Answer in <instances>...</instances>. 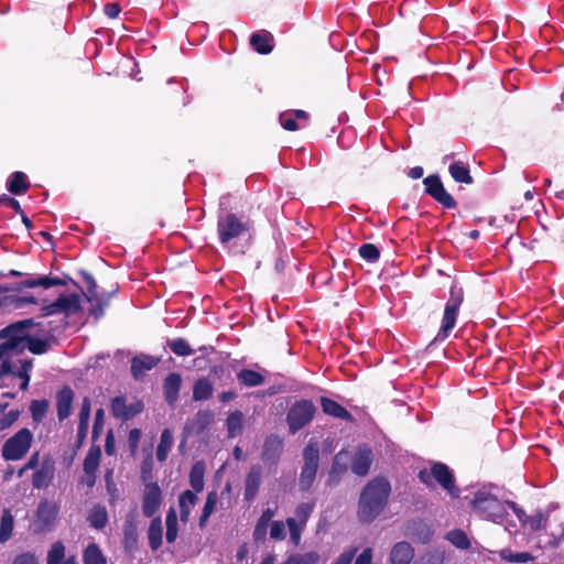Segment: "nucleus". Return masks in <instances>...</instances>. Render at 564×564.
Segmentation results:
<instances>
[{"mask_svg": "<svg viewBox=\"0 0 564 564\" xmlns=\"http://www.w3.org/2000/svg\"><path fill=\"white\" fill-rule=\"evenodd\" d=\"M0 378L14 376L22 380L21 390L30 383L33 359H17L25 350V334L22 324H11L0 330Z\"/></svg>", "mask_w": 564, "mask_h": 564, "instance_id": "obj_1", "label": "nucleus"}, {"mask_svg": "<svg viewBox=\"0 0 564 564\" xmlns=\"http://www.w3.org/2000/svg\"><path fill=\"white\" fill-rule=\"evenodd\" d=\"M391 494V485L384 477H376L367 482L358 500L357 518L362 523L376 520L386 509Z\"/></svg>", "mask_w": 564, "mask_h": 564, "instance_id": "obj_2", "label": "nucleus"}, {"mask_svg": "<svg viewBox=\"0 0 564 564\" xmlns=\"http://www.w3.org/2000/svg\"><path fill=\"white\" fill-rule=\"evenodd\" d=\"M304 465L299 477V488L307 491L313 486L319 465V447L316 442H310L303 451Z\"/></svg>", "mask_w": 564, "mask_h": 564, "instance_id": "obj_3", "label": "nucleus"}, {"mask_svg": "<svg viewBox=\"0 0 564 564\" xmlns=\"http://www.w3.org/2000/svg\"><path fill=\"white\" fill-rule=\"evenodd\" d=\"M32 437L30 430H20L12 437L6 441L2 447V456L7 460L21 459L28 453Z\"/></svg>", "mask_w": 564, "mask_h": 564, "instance_id": "obj_4", "label": "nucleus"}, {"mask_svg": "<svg viewBox=\"0 0 564 564\" xmlns=\"http://www.w3.org/2000/svg\"><path fill=\"white\" fill-rule=\"evenodd\" d=\"M419 478L422 482L430 485L431 479L434 478L451 496L457 497L458 489L455 486V480L449 468L442 463H435L431 471L421 470Z\"/></svg>", "mask_w": 564, "mask_h": 564, "instance_id": "obj_5", "label": "nucleus"}, {"mask_svg": "<svg viewBox=\"0 0 564 564\" xmlns=\"http://www.w3.org/2000/svg\"><path fill=\"white\" fill-rule=\"evenodd\" d=\"M315 412V405L307 400H302L292 405L286 415L290 432L295 434L297 431L303 429L312 421Z\"/></svg>", "mask_w": 564, "mask_h": 564, "instance_id": "obj_6", "label": "nucleus"}, {"mask_svg": "<svg viewBox=\"0 0 564 564\" xmlns=\"http://www.w3.org/2000/svg\"><path fill=\"white\" fill-rule=\"evenodd\" d=\"M463 290L456 285H453L451 289V297L444 310L443 324L437 336L435 337V340L446 338L449 330L455 326L457 312L463 302Z\"/></svg>", "mask_w": 564, "mask_h": 564, "instance_id": "obj_7", "label": "nucleus"}, {"mask_svg": "<svg viewBox=\"0 0 564 564\" xmlns=\"http://www.w3.org/2000/svg\"><path fill=\"white\" fill-rule=\"evenodd\" d=\"M471 505L489 520L499 521L503 518L505 508L502 503L486 491H478Z\"/></svg>", "mask_w": 564, "mask_h": 564, "instance_id": "obj_8", "label": "nucleus"}, {"mask_svg": "<svg viewBox=\"0 0 564 564\" xmlns=\"http://www.w3.org/2000/svg\"><path fill=\"white\" fill-rule=\"evenodd\" d=\"M79 297L76 294L61 295L56 301L41 307L42 316L64 313L66 315L78 312Z\"/></svg>", "mask_w": 564, "mask_h": 564, "instance_id": "obj_9", "label": "nucleus"}, {"mask_svg": "<svg viewBox=\"0 0 564 564\" xmlns=\"http://www.w3.org/2000/svg\"><path fill=\"white\" fill-rule=\"evenodd\" d=\"M246 230L242 224L234 214H228L218 221V234L221 243L227 245L239 237Z\"/></svg>", "mask_w": 564, "mask_h": 564, "instance_id": "obj_10", "label": "nucleus"}, {"mask_svg": "<svg viewBox=\"0 0 564 564\" xmlns=\"http://www.w3.org/2000/svg\"><path fill=\"white\" fill-rule=\"evenodd\" d=\"M426 193L433 196L438 203L447 208H453L456 205L455 199L448 194L437 175H430L424 180Z\"/></svg>", "mask_w": 564, "mask_h": 564, "instance_id": "obj_11", "label": "nucleus"}, {"mask_svg": "<svg viewBox=\"0 0 564 564\" xmlns=\"http://www.w3.org/2000/svg\"><path fill=\"white\" fill-rule=\"evenodd\" d=\"M162 502L161 489L156 482H149L145 485L142 511L148 518L152 517L160 508Z\"/></svg>", "mask_w": 564, "mask_h": 564, "instance_id": "obj_12", "label": "nucleus"}, {"mask_svg": "<svg viewBox=\"0 0 564 564\" xmlns=\"http://www.w3.org/2000/svg\"><path fill=\"white\" fill-rule=\"evenodd\" d=\"M142 411L143 403L141 401H135L127 405L124 398L117 397L111 402V413L117 419L127 421Z\"/></svg>", "mask_w": 564, "mask_h": 564, "instance_id": "obj_13", "label": "nucleus"}, {"mask_svg": "<svg viewBox=\"0 0 564 564\" xmlns=\"http://www.w3.org/2000/svg\"><path fill=\"white\" fill-rule=\"evenodd\" d=\"M283 453V441L276 435L264 440L261 458L265 464L275 465Z\"/></svg>", "mask_w": 564, "mask_h": 564, "instance_id": "obj_14", "label": "nucleus"}, {"mask_svg": "<svg viewBox=\"0 0 564 564\" xmlns=\"http://www.w3.org/2000/svg\"><path fill=\"white\" fill-rule=\"evenodd\" d=\"M15 324H22V328H23V333L25 334V341H26L25 349H29L31 352L36 354V355L45 354L48 350V348H50L48 340L35 338L30 335V332H29L30 328L33 325H35L33 319L28 318V319L17 322Z\"/></svg>", "mask_w": 564, "mask_h": 564, "instance_id": "obj_15", "label": "nucleus"}, {"mask_svg": "<svg viewBox=\"0 0 564 564\" xmlns=\"http://www.w3.org/2000/svg\"><path fill=\"white\" fill-rule=\"evenodd\" d=\"M213 417L214 415L210 411H198L185 423L184 435L189 436L202 433L212 423Z\"/></svg>", "mask_w": 564, "mask_h": 564, "instance_id": "obj_16", "label": "nucleus"}, {"mask_svg": "<svg viewBox=\"0 0 564 564\" xmlns=\"http://www.w3.org/2000/svg\"><path fill=\"white\" fill-rule=\"evenodd\" d=\"M262 478V468L260 465H252L245 480L243 497L247 501H252L260 488Z\"/></svg>", "mask_w": 564, "mask_h": 564, "instance_id": "obj_17", "label": "nucleus"}, {"mask_svg": "<svg viewBox=\"0 0 564 564\" xmlns=\"http://www.w3.org/2000/svg\"><path fill=\"white\" fill-rule=\"evenodd\" d=\"M55 464L51 458L43 460L40 469L33 474L32 485L34 488H46L54 478Z\"/></svg>", "mask_w": 564, "mask_h": 564, "instance_id": "obj_18", "label": "nucleus"}, {"mask_svg": "<svg viewBox=\"0 0 564 564\" xmlns=\"http://www.w3.org/2000/svg\"><path fill=\"white\" fill-rule=\"evenodd\" d=\"M347 458L348 454L344 451H340L336 454L332 467L328 471L327 485L333 487L336 486L341 476L347 470Z\"/></svg>", "mask_w": 564, "mask_h": 564, "instance_id": "obj_19", "label": "nucleus"}, {"mask_svg": "<svg viewBox=\"0 0 564 564\" xmlns=\"http://www.w3.org/2000/svg\"><path fill=\"white\" fill-rule=\"evenodd\" d=\"M372 464V452L367 447H360L355 454L351 470L358 476H366Z\"/></svg>", "mask_w": 564, "mask_h": 564, "instance_id": "obj_20", "label": "nucleus"}, {"mask_svg": "<svg viewBox=\"0 0 564 564\" xmlns=\"http://www.w3.org/2000/svg\"><path fill=\"white\" fill-rule=\"evenodd\" d=\"M74 392L69 387H64L56 395L57 416L59 421L65 420L72 413Z\"/></svg>", "mask_w": 564, "mask_h": 564, "instance_id": "obj_21", "label": "nucleus"}, {"mask_svg": "<svg viewBox=\"0 0 564 564\" xmlns=\"http://www.w3.org/2000/svg\"><path fill=\"white\" fill-rule=\"evenodd\" d=\"M124 546L128 550L135 547L138 543V520L134 512L126 516L123 523Z\"/></svg>", "mask_w": 564, "mask_h": 564, "instance_id": "obj_22", "label": "nucleus"}, {"mask_svg": "<svg viewBox=\"0 0 564 564\" xmlns=\"http://www.w3.org/2000/svg\"><path fill=\"white\" fill-rule=\"evenodd\" d=\"M414 556V550L408 542L397 543L390 552L391 564H410Z\"/></svg>", "mask_w": 564, "mask_h": 564, "instance_id": "obj_23", "label": "nucleus"}, {"mask_svg": "<svg viewBox=\"0 0 564 564\" xmlns=\"http://www.w3.org/2000/svg\"><path fill=\"white\" fill-rule=\"evenodd\" d=\"M58 506L52 501H41L37 507L36 517L43 527H51L57 517Z\"/></svg>", "mask_w": 564, "mask_h": 564, "instance_id": "obj_24", "label": "nucleus"}, {"mask_svg": "<svg viewBox=\"0 0 564 564\" xmlns=\"http://www.w3.org/2000/svg\"><path fill=\"white\" fill-rule=\"evenodd\" d=\"M159 362L158 358L152 356L142 355L139 357H134L131 360V373L133 378L140 379L144 376V373L155 367Z\"/></svg>", "mask_w": 564, "mask_h": 564, "instance_id": "obj_25", "label": "nucleus"}, {"mask_svg": "<svg viewBox=\"0 0 564 564\" xmlns=\"http://www.w3.org/2000/svg\"><path fill=\"white\" fill-rule=\"evenodd\" d=\"M273 35L270 32L262 31L253 33L250 37V44L260 54H269L273 50Z\"/></svg>", "mask_w": 564, "mask_h": 564, "instance_id": "obj_26", "label": "nucleus"}, {"mask_svg": "<svg viewBox=\"0 0 564 564\" xmlns=\"http://www.w3.org/2000/svg\"><path fill=\"white\" fill-rule=\"evenodd\" d=\"M181 376L177 373H170L164 381V395L169 404H174L178 397L181 388Z\"/></svg>", "mask_w": 564, "mask_h": 564, "instance_id": "obj_27", "label": "nucleus"}, {"mask_svg": "<svg viewBox=\"0 0 564 564\" xmlns=\"http://www.w3.org/2000/svg\"><path fill=\"white\" fill-rule=\"evenodd\" d=\"M198 498L191 491L185 490L178 498L181 521L186 522L189 518L192 508L196 505Z\"/></svg>", "mask_w": 564, "mask_h": 564, "instance_id": "obj_28", "label": "nucleus"}, {"mask_svg": "<svg viewBox=\"0 0 564 564\" xmlns=\"http://www.w3.org/2000/svg\"><path fill=\"white\" fill-rule=\"evenodd\" d=\"M321 404H322L323 411L326 414H329V415H333L335 417L343 419V420L351 419L350 413L345 408H343L340 404L335 402L334 400H330L328 398H322Z\"/></svg>", "mask_w": 564, "mask_h": 564, "instance_id": "obj_29", "label": "nucleus"}, {"mask_svg": "<svg viewBox=\"0 0 564 564\" xmlns=\"http://www.w3.org/2000/svg\"><path fill=\"white\" fill-rule=\"evenodd\" d=\"M101 458V449L99 446H93L89 448L83 464V470L85 474H90L98 470Z\"/></svg>", "mask_w": 564, "mask_h": 564, "instance_id": "obj_30", "label": "nucleus"}, {"mask_svg": "<svg viewBox=\"0 0 564 564\" xmlns=\"http://www.w3.org/2000/svg\"><path fill=\"white\" fill-rule=\"evenodd\" d=\"M173 434L169 429L163 430L160 438V443L156 447V458L160 462H164L173 446Z\"/></svg>", "mask_w": 564, "mask_h": 564, "instance_id": "obj_31", "label": "nucleus"}, {"mask_svg": "<svg viewBox=\"0 0 564 564\" xmlns=\"http://www.w3.org/2000/svg\"><path fill=\"white\" fill-rule=\"evenodd\" d=\"M30 187L26 175L22 172H14L10 176L8 189L14 195H21Z\"/></svg>", "mask_w": 564, "mask_h": 564, "instance_id": "obj_32", "label": "nucleus"}, {"mask_svg": "<svg viewBox=\"0 0 564 564\" xmlns=\"http://www.w3.org/2000/svg\"><path fill=\"white\" fill-rule=\"evenodd\" d=\"M162 522L160 518H155L151 521L149 527V544L150 547L155 551L162 544Z\"/></svg>", "mask_w": 564, "mask_h": 564, "instance_id": "obj_33", "label": "nucleus"}, {"mask_svg": "<svg viewBox=\"0 0 564 564\" xmlns=\"http://www.w3.org/2000/svg\"><path fill=\"white\" fill-rule=\"evenodd\" d=\"M213 384L206 378L196 381L193 389V398L196 401L207 400L212 397Z\"/></svg>", "mask_w": 564, "mask_h": 564, "instance_id": "obj_34", "label": "nucleus"}, {"mask_svg": "<svg viewBox=\"0 0 564 564\" xmlns=\"http://www.w3.org/2000/svg\"><path fill=\"white\" fill-rule=\"evenodd\" d=\"M13 531V516L9 509L3 510L0 522V543L7 542Z\"/></svg>", "mask_w": 564, "mask_h": 564, "instance_id": "obj_35", "label": "nucleus"}, {"mask_svg": "<svg viewBox=\"0 0 564 564\" xmlns=\"http://www.w3.org/2000/svg\"><path fill=\"white\" fill-rule=\"evenodd\" d=\"M90 525L95 529H102L107 524L108 514L105 507L96 506L88 516Z\"/></svg>", "mask_w": 564, "mask_h": 564, "instance_id": "obj_36", "label": "nucleus"}, {"mask_svg": "<svg viewBox=\"0 0 564 564\" xmlns=\"http://www.w3.org/2000/svg\"><path fill=\"white\" fill-rule=\"evenodd\" d=\"M449 173L456 182L465 184H470L473 182L469 170L460 162L451 164Z\"/></svg>", "mask_w": 564, "mask_h": 564, "instance_id": "obj_37", "label": "nucleus"}, {"mask_svg": "<svg viewBox=\"0 0 564 564\" xmlns=\"http://www.w3.org/2000/svg\"><path fill=\"white\" fill-rule=\"evenodd\" d=\"M204 465L196 463L192 466L189 473V482L193 489L197 492L204 489Z\"/></svg>", "mask_w": 564, "mask_h": 564, "instance_id": "obj_38", "label": "nucleus"}, {"mask_svg": "<svg viewBox=\"0 0 564 564\" xmlns=\"http://www.w3.org/2000/svg\"><path fill=\"white\" fill-rule=\"evenodd\" d=\"M237 377L247 387H258L264 382L261 373L249 369L241 370Z\"/></svg>", "mask_w": 564, "mask_h": 564, "instance_id": "obj_39", "label": "nucleus"}, {"mask_svg": "<svg viewBox=\"0 0 564 564\" xmlns=\"http://www.w3.org/2000/svg\"><path fill=\"white\" fill-rule=\"evenodd\" d=\"M85 564H107L105 556L96 544H89L84 552Z\"/></svg>", "mask_w": 564, "mask_h": 564, "instance_id": "obj_40", "label": "nucleus"}, {"mask_svg": "<svg viewBox=\"0 0 564 564\" xmlns=\"http://www.w3.org/2000/svg\"><path fill=\"white\" fill-rule=\"evenodd\" d=\"M228 436L235 437L242 432V413L236 411L227 417Z\"/></svg>", "mask_w": 564, "mask_h": 564, "instance_id": "obj_41", "label": "nucleus"}, {"mask_svg": "<svg viewBox=\"0 0 564 564\" xmlns=\"http://www.w3.org/2000/svg\"><path fill=\"white\" fill-rule=\"evenodd\" d=\"M166 541L173 543L177 538V516L173 508L166 514Z\"/></svg>", "mask_w": 564, "mask_h": 564, "instance_id": "obj_42", "label": "nucleus"}, {"mask_svg": "<svg viewBox=\"0 0 564 564\" xmlns=\"http://www.w3.org/2000/svg\"><path fill=\"white\" fill-rule=\"evenodd\" d=\"M217 505V494L212 491L207 495L203 513L199 518V527H204L210 514L214 512Z\"/></svg>", "mask_w": 564, "mask_h": 564, "instance_id": "obj_43", "label": "nucleus"}, {"mask_svg": "<svg viewBox=\"0 0 564 564\" xmlns=\"http://www.w3.org/2000/svg\"><path fill=\"white\" fill-rule=\"evenodd\" d=\"M65 556V546L62 542H55L47 553V564H61Z\"/></svg>", "mask_w": 564, "mask_h": 564, "instance_id": "obj_44", "label": "nucleus"}, {"mask_svg": "<svg viewBox=\"0 0 564 564\" xmlns=\"http://www.w3.org/2000/svg\"><path fill=\"white\" fill-rule=\"evenodd\" d=\"M447 540L454 544L456 547L466 550L469 547L470 543L466 533L462 530H453L447 533Z\"/></svg>", "mask_w": 564, "mask_h": 564, "instance_id": "obj_45", "label": "nucleus"}, {"mask_svg": "<svg viewBox=\"0 0 564 564\" xmlns=\"http://www.w3.org/2000/svg\"><path fill=\"white\" fill-rule=\"evenodd\" d=\"M445 553L440 550H434L423 554L415 564H444Z\"/></svg>", "mask_w": 564, "mask_h": 564, "instance_id": "obj_46", "label": "nucleus"}, {"mask_svg": "<svg viewBox=\"0 0 564 564\" xmlns=\"http://www.w3.org/2000/svg\"><path fill=\"white\" fill-rule=\"evenodd\" d=\"M32 417L35 422H41L48 410V402L46 400H34L30 406Z\"/></svg>", "mask_w": 564, "mask_h": 564, "instance_id": "obj_47", "label": "nucleus"}, {"mask_svg": "<svg viewBox=\"0 0 564 564\" xmlns=\"http://www.w3.org/2000/svg\"><path fill=\"white\" fill-rule=\"evenodd\" d=\"M169 346L171 347L173 352L178 356H189L194 352V350L189 347L187 341L182 338L169 341Z\"/></svg>", "mask_w": 564, "mask_h": 564, "instance_id": "obj_48", "label": "nucleus"}, {"mask_svg": "<svg viewBox=\"0 0 564 564\" xmlns=\"http://www.w3.org/2000/svg\"><path fill=\"white\" fill-rule=\"evenodd\" d=\"M314 503L302 502L295 509V517L293 519H297L300 524H305L308 520L311 513L313 512Z\"/></svg>", "mask_w": 564, "mask_h": 564, "instance_id": "obj_49", "label": "nucleus"}, {"mask_svg": "<svg viewBox=\"0 0 564 564\" xmlns=\"http://www.w3.org/2000/svg\"><path fill=\"white\" fill-rule=\"evenodd\" d=\"M359 254L361 258L369 262H375L379 258V249L372 243H365L359 248Z\"/></svg>", "mask_w": 564, "mask_h": 564, "instance_id": "obj_50", "label": "nucleus"}, {"mask_svg": "<svg viewBox=\"0 0 564 564\" xmlns=\"http://www.w3.org/2000/svg\"><path fill=\"white\" fill-rule=\"evenodd\" d=\"M291 556L295 564H317L319 561V554L314 551L304 554H294Z\"/></svg>", "mask_w": 564, "mask_h": 564, "instance_id": "obj_51", "label": "nucleus"}, {"mask_svg": "<svg viewBox=\"0 0 564 564\" xmlns=\"http://www.w3.org/2000/svg\"><path fill=\"white\" fill-rule=\"evenodd\" d=\"M286 525L290 530V536H291L292 542L297 544L300 542L301 530L304 524H300V522H297V519L289 518L286 520Z\"/></svg>", "mask_w": 564, "mask_h": 564, "instance_id": "obj_52", "label": "nucleus"}, {"mask_svg": "<svg viewBox=\"0 0 564 564\" xmlns=\"http://www.w3.org/2000/svg\"><path fill=\"white\" fill-rule=\"evenodd\" d=\"M525 522L529 524V527L532 531H538L545 527L546 518L544 517V514L541 511H539L535 514L529 517L525 520Z\"/></svg>", "mask_w": 564, "mask_h": 564, "instance_id": "obj_53", "label": "nucleus"}, {"mask_svg": "<svg viewBox=\"0 0 564 564\" xmlns=\"http://www.w3.org/2000/svg\"><path fill=\"white\" fill-rule=\"evenodd\" d=\"M106 489L110 496V502L113 503L118 498V490L116 484L112 480V469H108L105 474Z\"/></svg>", "mask_w": 564, "mask_h": 564, "instance_id": "obj_54", "label": "nucleus"}, {"mask_svg": "<svg viewBox=\"0 0 564 564\" xmlns=\"http://www.w3.org/2000/svg\"><path fill=\"white\" fill-rule=\"evenodd\" d=\"M11 564H40L39 557L32 552L18 554Z\"/></svg>", "mask_w": 564, "mask_h": 564, "instance_id": "obj_55", "label": "nucleus"}, {"mask_svg": "<svg viewBox=\"0 0 564 564\" xmlns=\"http://www.w3.org/2000/svg\"><path fill=\"white\" fill-rule=\"evenodd\" d=\"M269 523L270 522L264 521L260 518L258 519L257 524L254 527V531H253L254 540L262 541L265 539Z\"/></svg>", "mask_w": 564, "mask_h": 564, "instance_id": "obj_56", "label": "nucleus"}, {"mask_svg": "<svg viewBox=\"0 0 564 564\" xmlns=\"http://www.w3.org/2000/svg\"><path fill=\"white\" fill-rule=\"evenodd\" d=\"M270 536L273 540H283L285 538V528L282 521H273L271 523Z\"/></svg>", "mask_w": 564, "mask_h": 564, "instance_id": "obj_57", "label": "nucleus"}, {"mask_svg": "<svg viewBox=\"0 0 564 564\" xmlns=\"http://www.w3.org/2000/svg\"><path fill=\"white\" fill-rule=\"evenodd\" d=\"M281 126L289 131H295L299 129V124L296 119L291 116L289 112H284L280 116Z\"/></svg>", "mask_w": 564, "mask_h": 564, "instance_id": "obj_58", "label": "nucleus"}, {"mask_svg": "<svg viewBox=\"0 0 564 564\" xmlns=\"http://www.w3.org/2000/svg\"><path fill=\"white\" fill-rule=\"evenodd\" d=\"M66 284H67V282L65 280H62L58 278H50V276L39 278V285L44 289H50L52 286L66 285Z\"/></svg>", "mask_w": 564, "mask_h": 564, "instance_id": "obj_59", "label": "nucleus"}, {"mask_svg": "<svg viewBox=\"0 0 564 564\" xmlns=\"http://www.w3.org/2000/svg\"><path fill=\"white\" fill-rule=\"evenodd\" d=\"M84 278H85V281H86L87 286H88V293L86 295L87 300L89 302H93V300L97 296V293H96V288H97L96 281L93 278V275L88 274V273H85Z\"/></svg>", "mask_w": 564, "mask_h": 564, "instance_id": "obj_60", "label": "nucleus"}, {"mask_svg": "<svg viewBox=\"0 0 564 564\" xmlns=\"http://www.w3.org/2000/svg\"><path fill=\"white\" fill-rule=\"evenodd\" d=\"M104 415H105L104 409H98L96 411L95 422H94V430H93V433H94L95 437H97L98 434L100 433V431L102 430V426H104Z\"/></svg>", "mask_w": 564, "mask_h": 564, "instance_id": "obj_61", "label": "nucleus"}, {"mask_svg": "<svg viewBox=\"0 0 564 564\" xmlns=\"http://www.w3.org/2000/svg\"><path fill=\"white\" fill-rule=\"evenodd\" d=\"M18 416H19L18 411H10L8 414H6L4 417H2L0 420V431L6 430L9 426H11L13 424V422L17 421Z\"/></svg>", "mask_w": 564, "mask_h": 564, "instance_id": "obj_62", "label": "nucleus"}, {"mask_svg": "<svg viewBox=\"0 0 564 564\" xmlns=\"http://www.w3.org/2000/svg\"><path fill=\"white\" fill-rule=\"evenodd\" d=\"M357 549H350L339 555L334 564H350L355 557Z\"/></svg>", "mask_w": 564, "mask_h": 564, "instance_id": "obj_63", "label": "nucleus"}, {"mask_svg": "<svg viewBox=\"0 0 564 564\" xmlns=\"http://www.w3.org/2000/svg\"><path fill=\"white\" fill-rule=\"evenodd\" d=\"M355 564H372V550L370 547L365 549L356 558Z\"/></svg>", "mask_w": 564, "mask_h": 564, "instance_id": "obj_64", "label": "nucleus"}]
</instances>
